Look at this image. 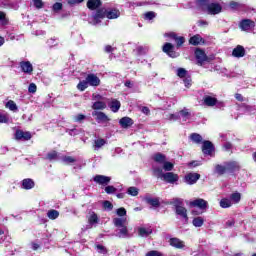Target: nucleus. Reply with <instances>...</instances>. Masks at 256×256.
Here are the masks:
<instances>
[{
	"label": "nucleus",
	"instance_id": "obj_29",
	"mask_svg": "<svg viewBox=\"0 0 256 256\" xmlns=\"http://www.w3.org/2000/svg\"><path fill=\"white\" fill-rule=\"evenodd\" d=\"M22 187L26 190L33 189V187H35V182L31 178L24 179L22 181Z\"/></svg>",
	"mask_w": 256,
	"mask_h": 256
},
{
	"label": "nucleus",
	"instance_id": "obj_19",
	"mask_svg": "<svg viewBox=\"0 0 256 256\" xmlns=\"http://www.w3.org/2000/svg\"><path fill=\"white\" fill-rule=\"evenodd\" d=\"M20 67L23 73H28V75H31L33 73V65L29 61L20 62Z\"/></svg>",
	"mask_w": 256,
	"mask_h": 256
},
{
	"label": "nucleus",
	"instance_id": "obj_39",
	"mask_svg": "<svg viewBox=\"0 0 256 256\" xmlns=\"http://www.w3.org/2000/svg\"><path fill=\"white\" fill-rule=\"evenodd\" d=\"M47 217L54 221V219H57L59 217V211L53 209L49 210L47 212Z\"/></svg>",
	"mask_w": 256,
	"mask_h": 256
},
{
	"label": "nucleus",
	"instance_id": "obj_14",
	"mask_svg": "<svg viewBox=\"0 0 256 256\" xmlns=\"http://www.w3.org/2000/svg\"><path fill=\"white\" fill-rule=\"evenodd\" d=\"M15 139H17V141H21V139H23L24 141H29V139H31V132L17 130L15 133Z\"/></svg>",
	"mask_w": 256,
	"mask_h": 256
},
{
	"label": "nucleus",
	"instance_id": "obj_52",
	"mask_svg": "<svg viewBox=\"0 0 256 256\" xmlns=\"http://www.w3.org/2000/svg\"><path fill=\"white\" fill-rule=\"evenodd\" d=\"M176 43H177V47H181V45H183V43H185V38L180 36L175 38Z\"/></svg>",
	"mask_w": 256,
	"mask_h": 256
},
{
	"label": "nucleus",
	"instance_id": "obj_58",
	"mask_svg": "<svg viewBox=\"0 0 256 256\" xmlns=\"http://www.w3.org/2000/svg\"><path fill=\"white\" fill-rule=\"evenodd\" d=\"M83 120H85V115L83 114H78L74 117V121H76V123H81Z\"/></svg>",
	"mask_w": 256,
	"mask_h": 256
},
{
	"label": "nucleus",
	"instance_id": "obj_44",
	"mask_svg": "<svg viewBox=\"0 0 256 256\" xmlns=\"http://www.w3.org/2000/svg\"><path fill=\"white\" fill-rule=\"evenodd\" d=\"M128 195H131L132 197H137L139 195V188L137 187H129L127 190Z\"/></svg>",
	"mask_w": 256,
	"mask_h": 256
},
{
	"label": "nucleus",
	"instance_id": "obj_28",
	"mask_svg": "<svg viewBox=\"0 0 256 256\" xmlns=\"http://www.w3.org/2000/svg\"><path fill=\"white\" fill-rule=\"evenodd\" d=\"M153 160L160 165H163L167 161V157L162 153H156L153 156Z\"/></svg>",
	"mask_w": 256,
	"mask_h": 256
},
{
	"label": "nucleus",
	"instance_id": "obj_51",
	"mask_svg": "<svg viewBox=\"0 0 256 256\" xmlns=\"http://www.w3.org/2000/svg\"><path fill=\"white\" fill-rule=\"evenodd\" d=\"M63 163L69 164V163H75V158L71 156H64L62 157Z\"/></svg>",
	"mask_w": 256,
	"mask_h": 256
},
{
	"label": "nucleus",
	"instance_id": "obj_46",
	"mask_svg": "<svg viewBox=\"0 0 256 256\" xmlns=\"http://www.w3.org/2000/svg\"><path fill=\"white\" fill-rule=\"evenodd\" d=\"M0 123H9V114L0 112Z\"/></svg>",
	"mask_w": 256,
	"mask_h": 256
},
{
	"label": "nucleus",
	"instance_id": "obj_62",
	"mask_svg": "<svg viewBox=\"0 0 256 256\" xmlns=\"http://www.w3.org/2000/svg\"><path fill=\"white\" fill-rule=\"evenodd\" d=\"M184 85L185 87H191V77L184 78Z\"/></svg>",
	"mask_w": 256,
	"mask_h": 256
},
{
	"label": "nucleus",
	"instance_id": "obj_45",
	"mask_svg": "<svg viewBox=\"0 0 256 256\" xmlns=\"http://www.w3.org/2000/svg\"><path fill=\"white\" fill-rule=\"evenodd\" d=\"M164 171H173V163L167 162V160L162 164Z\"/></svg>",
	"mask_w": 256,
	"mask_h": 256
},
{
	"label": "nucleus",
	"instance_id": "obj_63",
	"mask_svg": "<svg viewBox=\"0 0 256 256\" xmlns=\"http://www.w3.org/2000/svg\"><path fill=\"white\" fill-rule=\"evenodd\" d=\"M141 112L144 113V115H149L151 113V110L149 109V107L144 106L141 108Z\"/></svg>",
	"mask_w": 256,
	"mask_h": 256
},
{
	"label": "nucleus",
	"instance_id": "obj_48",
	"mask_svg": "<svg viewBox=\"0 0 256 256\" xmlns=\"http://www.w3.org/2000/svg\"><path fill=\"white\" fill-rule=\"evenodd\" d=\"M177 75H178V77L183 79V78L187 77V70H185V68H179L177 70Z\"/></svg>",
	"mask_w": 256,
	"mask_h": 256
},
{
	"label": "nucleus",
	"instance_id": "obj_30",
	"mask_svg": "<svg viewBox=\"0 0 256 256\" xmlns=\"http://www.w3.org/2000/svg\"><path fill=\"white\" fill-rule=\"evenodd\" d=\"M119 15H121V12H119V10L116 9L106 11L107 19H117Z\"/></svg>",
	"mask_w": 256,
	"mask_h": 256
},
{
	"label": "nucleus",
	"instance_id": "obj_23",
	"mask_svg": "<svg viewBox=\"0 0 256 256\" xmlns=\"http://www.w3.org/2000/svg\"><path fill=\"white\" fill-rule=\"evenodd\" d=\"M233 57H237L238 59L241 57H245V48L241 45H238L236 48L232 51Z\"/></svg>",
	"mask_w": 256,
	"mask_h": 256
},
{
	"label": "nucleus",
	"instance_id": "obj_9",
	"mask_svg": "<svg viewBox=\"0 0 256 256\" xmlns=\"http://www.w3.org/2000/svg\"><path fill=\"white\" fill-rule=\"evenodd\" d=\"M86 81L91 87H99V85H101V79L95 74H88Z\"/></svg>",
	"mask_w": 256,
	"mask_h": 256
},
{
	"label": "nucleus",
	"instance_id": "obj_34",
	"mask_svg": "<svg viewBox=\"0 0 256 256\" xmlns=\"http://www.w3.org/2000/svg\"><path fill=\"white\" fill-rule=\"evenodd\" d=\"M106 143H107V141H105V139H103V138L96 139L94 141V149L97 151V150L101 149V147L106 145Z\"/></svg>",
	"mask_w": 256,
	"mask_h": 256
},
{
	"label": "nucleus",
	"instance_id": "obj_27",
	"mask_svg": "<svg viewBox=\"0 0 256 256\" xmlns=\"http://www.w3.org/2000/svg\"><path fill=\"white\" fill-rule=\"evenodd\" d=\"M87 7L88 9L95 11V9H99V7H101V0H88Z\"/></svg>",
	"mask_w": 256,
	"mask_h": 256
},
{
	"label": "nucleus",
	"instance_id": "obj_37",
	"mask_svg": "<svg viewBox=\"0 0 256 256\" xmlns=\"http://www.w3.org/2000/svg\"><path fill=\"white\" fill-rule=\"evenodd\" d=\"M233 205V203L231 202V200L227 199V198H223L220 201V207H222V209H227L229 207H231Z\"/></svg>",
	"mask_w": 256,
	"mask_h": 256
},
{
	"label": "nucleus",
	"instance_id": "obj_43",
	"mask_svg": "<svg viewBox=\"0 0 256 256\" xmlns=\"http://www.w3.org/2000/svg\"><path fill=\"white\" fill-rule=\"evenodd\" d=\"M6 107L7 109H9L10 111H18L17 108V104L15 103V101L10 100L6 103Z\"/></svg>",
	"mask_w": 256,
	"mask_h": 256
},
{
	"label": "nucleus",
	"instance_id": "obj_6",
	"mask_svg": "<svg viewBox=\"0 0 256 256\" xmlns=\"http://www.w3.org/2000/svg\"><path fill=\"white\" fill-rule=\"evenodd\" d=\"M92 116L95 117L97 123H109V121H111L109 116H107V114H105L104 112L93 111Z\"/></svg>",
	"mask_w": 256,
	"mask_h": 256
},
{
	"label": "nucleus",
	"instance_id": "obj_17",
	"mask_svg": "<svg viewBox=\"0 0 256 256\" xmlns=\"http://www.w3.org/2000/svg\"><path fill=\"white\" fill-rule=\"evenodd\" d=\"M213 143L210 141H204L202 145V152L204 155H213Z\"/></svg>",
	"mask_w": 256,
	"mask_h": 256
},
{
	"label": "nucleus",
	"instance_id": "obj_5",
	"mask_svg": "<svg viewBox=\"0 0 256 256\" xmlns=\"http://www.w3.org/2000/svg\"><path fill=\"white\" fill-rule=\"evenodd\" d=\"M105 17H107L106 12L104 10H98L90 17V23L92 25H98V23H101V19Z\"/></svg>",
	"mask_w": 256,
	"mask_h": 256
},
{
	"label": "nucleus",
	"instance_id": "obj_49",
	"mask_svg": "<svg viewBox=\"0 0 256 256\" xmlns=\"http://www.w3.org/2000/svg\"><path fill=\"white\" fill-rule=\"evenodd\" d=\"M103 208L106 211H113V204L106 200V201L103 202Z\"/></svg>",
	"mask_w": 256,
	"mask_h": 256
},
{
	"label": "nucleus",
	"instance_id": "obj_47",
	"mask_svg": "<svg viewBox=\"0 0 256 256\" xmlns=\"http://www.w3.org/2000/svg\"><path fill=\"white\" fill-rule=\"evenodd\" d=\"M116 214L118 217H125L127 215V210L124 207L118 208Z\"/></svg>",
	"mask_w": 256,
	"mask_h": 256
},
{
	"label": "nucleus",
	"instance_id": "obj_31",
	"mask_svg": "<svg viewBox=\"0 0 256 256\" xmlns=\"http://www.w3.org/2000/svg\"><path fill=\"white\" fill-rule=\"evenodd\" d=\"M204 223H205V218L201 216L194 217L192 220V225L194 227H203Z\"/></svg>",
	"mask_w": 256,
	"mask_h": 256
},
{
	"label": "nucleus",
	"instance_id": "obj_42",
	"mask_svg": "<svg viewBox=\"0 0 256 256\" xmlns=\"http://www.w3.org/2000/svg\"><path fill=\"white\" fill-rule=\"evenodd\" d=\"M190 139L194 142V143H201L203 141V137H201V135L197 134V133H193L190 136Z\"/></svg>",
	"mask_w": 256,
	"mask_h": 256
},
{
	"label": "nucleus",
	"instance_id": "obj_11",
	"mask_svg": "<svg viewBox=\"0 0 256 256\" xmlns=\"http://www.w3.org/2000/svg\"><path fill=\"white\" fill-rule=\"evenodd\" d=\"M208 203L205 199L197 198L190 202V207H198V209H207Z\"/></svg>",
	"mask_w": 256,
	"mask_h": 256
},
{
	"label": "nucleus",
	"instance_id": "obj_38",
	"mask_svg": "<svg viewBox=\"0 0 256 256\" xmlns=\"http://www.w3.org/2000/svg\"><path fill=\"white\" fill-rule=\"evenodd\" d=\"M147 203L152 207H159L161 203L159 202V198H148L146 199Z\"/></svg>",
	"mask_w": 256,
	"mask_h": 256
},
{
	"label": "nucleus",
	"instance_id": "obj_61",
	"mask_svg": "<svg viewBox=\"0 0 256 256\" xmlns=\"http://www.w3.org/2000/svg\"><path fill=\"white\" fill-rule=\"evenodd\" d=\"M69 5H77L83 3L85 0H67Z\"/></svg>",
	"mask_w": 256,
	"mask_h": 256
},
{
	"label": "nucleus",
	"instance_id": "obj_35",
	"mask_svg": "<svg viewBox=\"0 0 256 256\" xmlns=\"http://www.w3.org/2000/svg\"><path fill=\"white\" fill-rule=\"evenodd\" d=\"M179 117H182L183 121H187L189 117H191V112H189V109L184 108L178 113Z\"/></svg>",
	"mask_w": 256,
	"mask_h": 256
},
{
	"label": "nucleus",
	"instance_id": "obj_41",
	"mask_svg": "<svg viewBox=\"0 0 256 256\" xmlns=\"http://www.w3.org/2000/svg\"><path fill=\"white\" fill-rule=\"evenodd\" d=\"M89 87V82L87 80L80 81L77 85L78 91H85Z\"/></svg>",
	"mask_w": 256,
	"mask_h": 256
},
{
	"label": "nucleus",
	"instance_id": "obj_18",
	"mask_svg": "<svg viewBox=\"0 0 256 256\" xmlns=\"http://www.w3.org/2000/svg\"><path fill=\"white\" fill-rule=\"evenodd\" d=\"M169 243L171 247H175V249H183V247H185V242L179 238H171Z\"/></svg>",
	"mask_w": 256,
	"mask_h": 256
},
{
	"label": "nucleus",
	"instance_id": "obj_3",
	"mask_svg": "<svg viewBox=\"0 0 256 256\" xmlns=\"http://www.w3.org/2000/svg\"><path fill=\"white\" fill-rule=\"evenodd\" d=\"M153 176L158 179H162V181H166V183H177L179 181V176L173 172L163 173V168L159 166H153L152 168Z\"/></svg>",
	"mask_w": 256,
	"mask_h": 256
},
{
	"label": "nucleus",
	"instance_id": "obj_4",
	"mask_svg": "<svg viewBox=\"0 0 256 256\" xmlns=\"http://www.w3.org/2000/svg\"><path fill=\"white\" fill-rule=\"evenodd\" d=\"M203 101L204 105H207V107H215V105H217L218 108L225 107V104H223V102H217V98L215 97L205 96Z\"/></svg>",
	"mask_w": 256,
	"mask_h": 256
},
{
	"label": "nucleus",
	"instance_id": "obj_25",
	"mask_svg": "<svg viewBox=\"0 0 256 256\" xmlns=\"http://www.w3.org/2000/svg\"><path fill=\"white\" fill-rule=\"evenodd\" d=\"M119 123L123 129H128V127H131L133 125V119L129 117H123L119 120Z\"/></svg>",
	"mask_w": 256,
	"mask_h": 256
},
{
	"label": "nucleus",
	"instance_id": "obj_54",
	"mask_svg": "<svg viewBox=\"0 0 256 256\" xmlns=\"http://www.w3.org/2000/svg\"><path fill=\"white\" fill-rule=\"evenodd\" d=\"M106 193H108V195H111L112 193H115V191H117V188H115L114 186H107L105 188Z\"/></svg>",
	"mask_w": 256,
	"mask_h": 256
},
{
	"label": "nucleus",
	"instance_id": "obj_64",
	"mask_svg": "<svg viewBox=\"0 0 256 256\" xmlns=\"http://www.w3.org/2000/svg\"><path fill=\"white\" fill-rule=\"evenodd\" d=\"M165 37H170V39H177V34H175L174 32H170V33H166Z\"/></svg>",
	"mask_w": 256,
	"mask_h": 256
},
{
	"label": "nucleus",
	"instance_id": "obj_20",
	"mask_svg": "<svg viewBox=\"0 0 256 256\" xmlns=\"http://www.w3.org/2000/svg\"><path fill=\"white\" fill-rule=\"evenodd\" d=\"M214 173L216 175H225V173H229L226 162L224 164H217L214 168Z\"/></svg>",
	"mask_w": 256,
	"mask_h": 256
},
{
	"label": "nucleus",
	"instance_id": "obj_59",
	"mask_svg": "<svg viewBox=\"0 0 256 256\" xmlns=\"http://www.w3.org/2000/svg\"><path fill=\"white\" fill-rule=\"evenodd\" d=\"M61 9H63V4L59 3V2H56L54 5H53V11H61Z\"/></svg>",
	"mask_w": 256,
	"mask_h": 256
},
{
	"label": "nucleus",
	"instance_id": "obj_55",
	"mask_svg": "<svg viewBox=\"0 0 256 256\" xmlns=\"http://www.w3.org/2000/svg\"><path fill=\"white\" fill-rule=\"evenodd\" d=\"M145 19H147L148 21H151L152 19H155V12H147L144 15Z\"/></svg>",
	"mask_w": 256,
	"mask_h": 256
},
{
	"label": "nucleus",
	"instance_id": "obj_40",
	"mask_svg": "<svg viewBox=\"0 0 256 256\" xmlns=\"http://www.w3.org/2000/svg\"><path fill=\"white\" fill-rule=\"evenodd\" d=\"M230 201L233 203H239L241 201V193L235 192L230 195Z\"/></svg>",
	"mask_w": 256,
	"mask_h": 256
},
{
	"label": "nucleus",
	"instance_id": "obj_56",
	"mask_svg": "<svg viewBox=\"0 0 256 256\" xmlns=\"http://www.w3.org/2000/svg\"><path fill=\"white\" fill-rule=\"evenodd\" d=\"M180 119L179 113L178 114H169L168 115V120L169 121H178Z\"/></svg>",
	"mask_w": 256,
	"mask_h": 256
},
{
	"label": "nucleus",
	"instance_id": "obj_33",
	"mask_svg": "<svg viewBox=\"0 0 256 256\" xmlns=\"http://www.w3.org/2000/svg\"><path fill=\"white\" fill-rule=\"evenodd\" d=\"M149 51V47L147 46H138L134 52L136 55H147V52Z\"/></svg>",
	"mask_w": 256,
	"mask_h": 256
},
{
	"label": "nucleus",
	"instance_id": "obj_2",
	"mask_svg": "<svg viewBox=\"0 0 256 256\" xmlns=\"http://www.w3.org/2000/svg\"><path fill=\"white\" fill-rule=\"evenodd\" d=\"M197 7L209 15H218L222 9L219 3L211 2V0H197Z\"/></svg>",
	"mask_w": 256,
	"mask_h": 256
},
{
	"label": "nucleus",
	"instance_id": "obj_60",
	"mask_svg": "<svg viewBox=\"0 0 256 256\" xmlns=\"http://www.w3.org/2000/svg\"><path fill=\"white\" fill-rule=\"evenodd\" d=\"M34 1V6L37 9H41L43 7V1L42 0H33Z\"/></svg>",
	"mask_w": 256,
	"mask_h": 256
},
{
	"label": "nucleus",
	"instance_id": "obj_32",
	"mask_svg": "<svg viewBox=\"0 0 256 256\" xmlns=\"http://www.w3.org/2000/svg\"><path fill=\"white\" fill-rule=\"evenodd\" d=\"M92 109L95 111L107 109V104L103 101H96L93 103Z\"/></svg>",
	"mask_w": 256,
	"mask_h": 256
},
{
	"label": "nucleus",
	"instance_id": "obj_21",
	"mask_svg": "<svg viewBox=\"0 0 256 256\" xmlns=\"http://www.w3.org/2000/svg\"><path fill=\"white\" fill-rule=\"evenodd\" d=\"M108 107H110L113 113H117V111L121 109V102L117 99H111L108 103Z\"/></svg>",
	"mask_w": 256,
	"mask_h": 256
},
{
	"label": "nucleus",
	"instance_id": "obj_8",
	"mask_svg": "<svg viewBox=\"0 0 256 256\" xmlns=\"http://www.w3.org/2000/svg\"><path fill=\"white\" fill-rule=\"evenodd\" d=\"M175 212L179 219L184 221V223H187V221H189V216L187 215V208L180 206L175 209Z\"/></svg>",
	"mask_w": 256,
	"mask_h": 256
},
{
	"label": "nucleus",
	"instance_id": "obj_12",
	"mask_svg": "<svg viewBox=\"0 0 256 256\" xmlns=\"http://www.w3.org/2000/svg\"><path fill=\"white\" fill-rule=\"evenodd\" d=\"M175 46H173V44L171 43H165L163 46V51L164 53H167L169 55V57L175 58L178 57L179 54H177V52L174 51Z\"/></svg>",
	"mask_w": 256,
	"mask_h": 256
},
{
	"label": "nucleus",
	"instance_id": "obj_10",
	"mask_svg": "<svg viewBox=\"0 0 256 256\" xmlns=\"http://www.w3.org/2000/svg\"><path fill=\"white\" fill-rule=\"evenodd\" d=\"M200 178L201 175L197 173H189L185 176V183H187V185H195Z\"/></svg>",
	"mask_w": 256,
	"mask_h": 256
},
{
	"label": "nucleus",
	"instance_id": "obj_15",
	"mask_svg": "<svg viewBox=\"0 0 256 256\" xmlns=\"http://www.w3.org/2000/svg\"><path fill=\"white\" fill-rule=\"evenodd\" d=\"M95 183H98V185H109L111 182V177L109 176H103V175H96L94 177Z\"/></svg>",
	"mask_w": 256,
	"mask_h": 256
},
{
	"label": "nucleus",
	"instance_id": "obj_53",
	"mask_svg": "<svg viewBox=\"0 0 256 256\" xmlns=\"http://www.w3.org/2000/svg\"><path fill=\"white\" fill-rule=\"evenodd\" d=\"M146 256H163V253L157 251V250H152L149 251Z\"/></svg>",
	"mask_w": 256,
	"mask_h": 256
},
{
	"label": "nucleus",
	"instance_id": "obj_22",
	"mask_svg": "<svg viewBox=\"0 0 256 256\" xmlns=\"http://www.w3.org/2000/svg\"><path fill=\"white\" fill-rule=\"evenodd\" d=\"M241 166H239V162L231 161L226 162V169L228 173H233V171H239Z\"/></svg>",
	"mask_w": 256,
	"mask_h": 256
},
{
	"label": "nucleus",
	"instance_id": "obj_57",
	"mask_svg": "<svg viewBox=\"0 0 256 256\" xmlns=\"http://www.w3.org/2000/svg\"><path fill=\"white\" fill-rule=\"evenodd\" d=\"M29 93H37V85L35 83H31L28 87Z\"/></svg>",
	"mask_w": 256,
	"mask_h": 256
},
{
	"label": "nucleus",
	"instance_id": "obj_13",
	"mask_svg": "<svg viewBox=\"0 0 256 256\" xmlns=\"http://www.w3.org/2000/svg\"><path fill=\"white\" fill-rule=\"evenodd\" d=\"M195 56H196L198 65H203V63L207 61V54H205V51L201 49H196Z\"/></svg>",
	"mask_w": 256,
	"mask_h": 256
},
{
	"label": "nucleus",
	"instance_id": "obj_24",
	"mask_svg": "<svg viewBox=\"0 0 256 256\" xmlns=\"http://www.w3.org/2000/svg\"><path fill=\"white\" fill-rule=\"evenodd\" d=\"M189 43L190 45L196 46V45H201V43H205V40H203V37H201V35L196 34L189 39Z\"/></svg>",
	"mask_w": 256,
	"mask_h": 256
},
{
	"label": "nucleus",
	"instance_id": "obj_7",
	"mask_svg": "<svg viewBox=\"0 0 256 256\" xmlns=\"http://www.w3.org/2000/svg\"><path fill=\"white\" fill-rule=\"evenodd\" d=\"M239 27L241 31H251L255 27V21H252L251 19H244L240 21Z\"/></svg>",
	"mask_w": 256,
	"mask_h": 256
},
{
	"label": "nucleus",
	"instance_id": "obj_50",
	"mask_svg": "<svg viewBox=\"0 0 256 256\" xmlns=\"http://www.w3.org/2000/svg\"><path fill=\"white\" fill-rule=\"evenodd\" d=\"M47 159H49V161H56L57 159V152L56 151H51L47 154Z\"/></svg>",
	"mask_w": 256,
	"mask_h": 256
},
{
	"label": "nucleus",
	"instance_id": "obj_1",
	"mask_svg": "<svg viewBox=\"0 0 256 256\" xmlns=\"http://www.w3.org/2000/svg\"><path fill=\"white\" fill-rule=\"evenodd\" d=\"M127 223L126 218H114L113 224L116 227V237L119 239H129L132 237L131 232H129V228L125 226Z\"/></svg>",
	"mask_w": 256,
	"mask_h": 256
},
{
	"label": "nucleus",
	"instance_id": "obj_26",
	"mask_svg": "<svg viewBox=\"0 0 256 256\" xmlns=\"http://www.w3.org/2000/svg\"><path fill=\"white\" fill-rule=\"evenodd\" d=\"M88 223H89V226L91 229V227H93V226L97 225V223H99V216H97V214L95 212L90 213V216L88 218Z\"/></svg>",
	"mask_w": 256,
	"mask_h": 256
},
{
	"label": "nucleus",
	"instance_id": "obj_36",
	"mask_svg": "<svg viewBox=\"0 0 256 256\" xmlns=\"http://www.w3.org/2000/svg\"><path fill=\"white\" fill-rule=\"evenodd\" d=\"M170 205H174L175 209H177L178 207H183V199H181V198H173L170 201Z\"/></svg>",
	"mask_w": 256,
	"mask_h": 256
},
{
	"label": "nucleus",
	"instance_id": "obj_16",
	"mask_svg": "<svg viewBox=\"0 0 256 256\" xmlns=\"http://www.w3.org/2000/svg\"><path fill=\"white\" fill-rule=\"evenodd\" d=\"M153 233V229L150 226H141L138 227V235L139 237H149Z\"/></svg>",
	"mask_w": 256,
	"mask_h": 256
}]
</instances>
